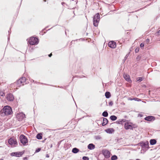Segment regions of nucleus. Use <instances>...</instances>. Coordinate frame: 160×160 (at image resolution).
Segmentation results:
<instances>
[{
	"mask_svg": "<svg viewBox=\"0 0 160 160\" xmlns=\"http://www.w3.org/2000/svg\"><path fill=\"white\" fill-rule=\"evenodd\" d=\"M27 80L25 77H22L17 81V83L18 84H22V85H24L27 83Z\"/></svg>",
	"mask_w": 160,
	"mask_h": 160,
	"instance_id": "nucleus-6",
	"label": "nucleus"
},
{
	"mask_svg": "<svg viewBox=\"0 0 160 160\" xmlns=\"http://www.w3.org/2000/svg\"><path fill=\"white\" fill-rule=\"evenodd\" d=\"M144 46V43H141L140 45V47L141 48H143Z\"/></svg>",
	"mask_w": 160,
	"mask_h": 160,
	"instance_id": "nucleus-31",
	"label": "nucleus"
},
{
	"mask_svg": "<svg viewBox=\"0 0 160 160\" xmlns=\"http://www.w3.org/2000/svg\"><path fill=\"white\" fill-rule=\"evenodd\" d=\"M128 57V56L127 55L126 56V57H125V58H127V57Z\"/></svg>",
	"mask_w": 160,
	"mask_h": 160,
	"instance_id": "nucleus-41",
	"label": "nucleus"
},
{
	"mask_svg": "<svg viewBox=\"0 0 160 160\" xmlns=\"http://www.w3.org/2000/svg\"><path fill=\"white\" fill-rule=\"evenodd\" d=\"M8 142L10 144L13 146H14L15 145L18 144V142L16 140L12 138L8 139Z\"/></svg>",
	"mask_w": 160,
	"mask_h": 160,
	"instance_id": "nucleus-7",
	"label": "nucleus"
},
{
	"mask_svg": "<svg viewBox=\"0 0 160 160\" xmlns=\"http://www.w3.org/2000/svg\"><path fill=\"white\" fill-rule=\"evenodd\" d=\"M100 16L98 13H96L93 17V22L94 26H98L100 20Z\"/></svg>",
	"mask_w": 160,
	"mask_h": 160,
	"instance_id": "nucleus-2",
	"label": "nucleus"
},
{
	"mask_svg": "<svg viewBox=\"0 0 160 160\" xmlns=\"http://www.w3.org/2000/svg\"><path fill=\"white\" fill-rule=\"evenodd\" d=\"M118 159L117 156L116 155H114L112 156L111 158V160H116Z\"/></svg>",
	"mask_w": 160,
	"mask_h": 160,
	"instance_id": "nucleus-26",
	"label": "nucleus"
},
{
	"mask_svg": "<svg viewBox=\"0 0 160 160\" xmlns=\"http://www.w3.org/2000/svg\"><path fill=\"white\" fill-rule=\"evenodd\" d=\"M25 115L22 112H20L17 114V118L19 121L22 120L25 118Z\"/></svg>",
	"mask_w": 160,
	"mask_h": 160,
	"instance_id": "nucleus-5",
	"label": "nucleus"
},
{
	"mask_svg": "<svg viewBox=\"0 0 160 160\" xmlns=\"http://www.w3.org/2000/svg\"><path fill=\"white\" fill-rule=\"evenodd\" d=\"M125 128L126 129H133V128L132 125L129 124V122H126L124 125Z\"/></svg>",
	"mask_w": 160,
	"mask_h": 160,
	"instance_id": "nucleus-11",
	"label": "nucleus"
},
{
	"mask_svg": "<svg viewBox=\"0 0 160 160\" xmlns=\"http://www.w3.org/2000/svg\"><path fill=\"white\" fill-rule=\"evenodd\" d=\"M149 39H147L146 40V42H149Z\"/></svg>",
	"mask_w": 160,
	"mask_h": 160,
	"instance_id": "nucleus-38",
	"label": "nucleus"
},
{
	"mask_svg": "<svg viewBox=\"0 0 160 160\" xmlns=\"http://www.w3.org/2000/svg\"><path fill=\"white\" fill-rule=\"evenodd\" d=\"M5 95V93L2 91L0 92V96H3Z\"/></svg>",
	"mask_w": 160,
	"mask_h": 160,
	"instance_id": "nucleus-30",
	"label": "nucleus"
},
{
	"mask_svg": "<svg viewBox=\"0 0 160 160\" xmlns=\"http://www.w3.org/2000/svg\"><path fill=\"white\" fill-rule=\"evenodd\" d=\"M106 132L108 133H112L114 131V130L112 128H109L105 130Z\"/></svg>",
	"mask_w": 160,
	"mask_h": 160,
	"instance_id": "nucleus-18",
	"label": "nucleus"
},
{
	"mask_svg": "<svg viewBox=\"0 0 160 160\" xmlns=\"http://www.w3.org/2000/svg\"><path fill=\"white\" fill-rule=\"evenodd\" d=\"M7 100L9 101H12L13 100L14 98L12 94L8 93L7 94L6 97Z\"/></svg>",
	"mask_w": 160,
	"mask_h": 160,
	"instance_id": "nucleus-10",
	"label": "nucleus"
},
{
	"mask_svg": "<svg viewBox=\"0 0 160 160\" xmlns=\"http://www.w3.org/2000/svg\"><path fill=\"white\" fill-rule=\"evenodd\" d=\"M103 153L106 158H108L110 157V153L108 150H103L102 151Z\"/></svg>",
	"mask_w": 160,
	"mask_h": 160,
	"instance_id": "nucleus-9",
	"label": "nucleus"
},
{
	"mask_svg": "<svg viewBox=\"0 0 160 160\" xmlns=\"http://www.w3.org/2000/svg\"><path fill=\"white\" fill-rule=\"evenodd\" d=\"M23 153L21 152H14L11 153V155L12 156H15L17 157H19L22 155Z\"/></svg>",
	"mask_w": 160,
	"mask_h": 160,
	"instance_id": "nucleus-15",
	"label": "nucleus"
},
{
	"mask_svg": "<svg viewBox=\"0 0 160 160\" xmlns=\"http://www.w3.org/2000/svg\"><path fill=\"white\" fill-rule=\"evenodd\" d=\"M136 160H140L139 159H137Z\"/></svg>",
	"mask_w": 160,
	"mask_h": 160,
	"instance_id": "nucleus-42",
	"label": "nucleus"
},
{
	"mask_svg": "<svg viewBox=\"0 0 160 160\" xmlns=\"http://www.w3.org/2000/svg\"><path fill=\"white\" fill-rule=\"evenodd\" d=\"M109 105L111 106H112V105L113 104V103L112 102V101H111L110 102H109Z\"/></svg>",
	"mask_w": 160,
	"mask_h": 160,
	"instance_id": "nucleus-34",
	"label": "nucleus"
},
{
	"mask_svg": "<svg viewBox=\"0 0 160 160\" xmlns=\"http://www.w3.org/2000/svg\"><path fill=\"white\" fill-rule=\"evenodd\" d=\"M41 150V149L40 148H38L37 149H36L35 152H39Z\"/></svg>",
	"mask_w": 160,
	"mask_h": 160,
	"instance_id": "nucleus-33",
	"label": "nucleus"
},
{
	"mask_svg": "<svg viewBox=\"0 0 160 160\" xmlns=\"http://www.w3.org/2000/svg\"><path fill=\"white\" fill-rule=\"evenodd\" d=\"M139 51V48H136L135 50V52L136 53L138 52Z\"/></svg>",
	"mask_w": 160,
	"mask_h": 160,
	"instance_id": "nucleus-32",
	"label": "nucleus"
},
{
	"mask_svg": "<svg viewBox=\"0 0 160 160\" xmlns=\"http://www.w3.org/2000/svg\"><path fill=\"white\" fill-rule=\"evenodd\" d=\"M108 46L112 48H115L116 46V42L113 41H110L108 43Z\"/></svg>",
	"mask_w": 160,
	"mask_h": 160,
	"instance_id": "nucleus-13",
	"label": "nucleus"
},
{
	"mask_svg": "<svg viewBox=\"0 0 160 160\" xmlns=\"http://www.w3.org/2000/svg\"><path fill=\"white\" fill-rule=\"evenodd\" d=\"M143 116V115L142 114H139L138 115V116H139L140 117H142Z\"/></svg>",
	"mask_w": 160,
	"mask_h": 160,
	"instance_id": "nucleus-37",
	"label": "nucleus"
},
{
	"mask_svg": "<svg viewBox=\"0 0 160 160\" xmlns=\"http://www.w3.org/2000/svg\"><path fill=\"white\" fill-rule=\"evenodd\" d=\"M38 39L36 38L32 37L28 40V42L31 45L37 44L38 43Z\"/></svg>",
	"mask_w": 160,
	"mask_h": 160,
	"instance_id": "nucleus-3",
	"label": "nucleus"
},
{
	"mask_svg": "<svg viewBox=\"0 0 160 160\" xmlns=\"http://www.w3.org/2000/svg\"><path fill=\"white\" fill-rule=\"evenodd\" d=\"M136 99H138L137 98H128V100H136Z\"/></svg>",
	"mask_w": 160,
	"mask_h": 160,
	"instance_id": "nucleus-29",
	"label": "nucleus"
},
{
	"mask_svg": "<svg viewBox=\"0 0 160 160\" xmlns=\"http://www.w3.org/2000/svg\"><path fill=\"white\" fill-rule=\"evenodd\" d=\"M52 54L51 53H50V54H49L48 55V56L50 57H51V56H52Z\"/></svg>",
	"mask_w": 160,
	"mask_h": 160,
	"instance_id": "nucleus-39",
	"label": "nucleus"
},
{
	"mask_svg": "<svg viewBox=\"0 0 160 160\" xmlns=\"http://www.w3.org/2000/svg\"><path fill=\"white\" fill-rule=\"evenodd\" d=\"M122 122H124L123 121V120H122H122H119L117 122V123L119 124H122Z\"/></svg>",
	"mask_w": 160,
	"mask_h": 160,
	"instance_id": "nucleus-27",
	"label": "nucleus"
},
{
	"mask_svg": "<svg viewBox=\"0 0 160 160\" xmlns=\"http://www.w3.org/2000/svg\"><path fill=\"white\" fill-rule=\"evenodd\" d=\"M110 119L112 121H115L117 119V117L115 115H112L110 117Z\"/></svg>",
	"mask_w": 160,
	"mask_h": 160,
	"instance_id": "nucleus-23",
	"label": "nucleus"
},
{
	"mask_svg": "<svg viewBox=\"0 0 160 160\" xmlns=\"http://www.w3.org/2000/svg\"><path fill=\"white\" fill-rule=\"evenodd\" d=\"M144 78V77H140L137 78V81L138 82H140L142 81Z\"/></svg>",
	"mask_w": 160,
	"mask_h": 160,
	"instance_id": "nucleus-22",
	"label": "nucleus"
},
{
	"mask_svg": "<svg viewBox=\"0 0 160 160\" xmlns=\"http://www.w3.org/2000/svg\"><path fill=\"white\" fill-rule=\"evenodd\" d=\"M140 57L139 56H138L137 57V60H139L140 59Z\"/></svg>",
	"mask_w": 160,
	"mask_h": 160,
	"instance_id": "nucleus-35",
	"label": "nucleus"
},
{
	"mask_svg": "<svg viewBox=\"0 0 160 160\" xmlns=\"http://www.w3.org/2000/svg\"><path fill=\"white\" fill-rule=\"evenodd\" d=\"M82 159L83 160H89V158L86 156H84L82 157Z\"/></svg>",
	"mask_w": 160,
	"mask_h": 160,
	"instance_id": "nucleus-28",
	"label": "nucleus"
},
{
	"mask_svg": "<svg viewBox=\"0 0 160 160\" xmlns=\"http://www.w3.org/2000/svg\"><path fill=\"white\" fill-rule=\"evenodd\" d=\"M79 151V149L76 148H73L72 150V152L74 153H77Z\"/></svg>",
	"mask_w": 160,
	"mask_h": 160,
	"instance_id": "nucleus-19",
	"label": "nucleus"
},
{
	"mask_svg": "<svg viewBox=\"0 0 160 160\" xmlns=\"http://www.w3.org/2000/svg\"><path fill=\"white\" fill-rule=\"evenodd\" d=\"M0 112L2 116L8 115L12 113V109L9 106H5Z\"/></svg>",
	"mask_w": 160,
	"mask_h": 160,
	"instance_id": "nucleus-1",
	"label": "nucleus"
},
{
	"mask_svg": "<svg viewBox=\"0 0 160 160\" xmlns=\"http://www.w3.org/2000/svg\"><path fill=\"white\" fill-rule=\"evenodd\" d=\"M46 157H47V158H48L49 157V156L47 154L46 156Z\"/></svg>",
	"mask_w": 160,
	"mask_h": 160,
	"instance_id": "nucleus-40",
	"label": "nucleus"
},
{
	"mask_svg": "<svg viewBox=\"0 0 160 160\" xmlns=\"http://www.w3.org/2000/svg\"><path fill=\"white\" fill-rule=\"evenodd\" d=\"M95 148V146L92 143H90L88 146V148L90 150L94 149Z\"/></svg>",
	"mask_w": 160,
	"mask_h": 160,
	"instance_id": "nucleus-16",
	"label": "nucleus"
},
{
	"mask_svg": "<svg viewBox=\"0 0 160 160\" xmlns=\"http://www.w3.org/2000/svg\"><path fill=\"white\" fill-rule=\"evenodd\" d=\"M44 2H45L46 1L45 0H44Z\"/></svg>",
	"mask_w": 160,
	"mask_h": 160,
	"instance_id": "nucleus-43",
	"label": "nucleus"
},
{
	"mask_svg": "<svg viewBox=\"0 0 160 160\" xmlns=\"http://www.w3.org/2000/svg\"><path fill=\"white\" fill-rule=\"evenodd\" d=\"M157 141L155 139H151L150 141V144L151 145H154L156 143Z\"/></svg>",
	"mask_w": 160,
	"mask_h": 160,
	"instance_id": "nucleus-20",
	"label": "nucleus"
},
{
	"mask_svg": "<svg viewBox=\"0 0 160 160\" xmlns=\"http://www.w3.org/2000/svg\"><path fill=\"white\" fill-rule=\"evenodd\" d=\"M156 33L158 34L157 35H159L160 34V30H159Z\"/></svg>",
	"mask_w": 160,
	"mask_h": 160,
	"instance_id": "nucleus-36",
	"label": "nucleus"
},
{
	"mask_svg": "<svg viewBox=\"0 0 160 160\" xmlns=\"http://www.w3.org/2000/svg\"><path fill=\"white\" fill-rule=\"evenodd\" d=\"M19 139L20 141V142L23 145H25L28 142V140L26 137L23 135H21L20 136Z\"/></svg>",
	"mask_w": 160,
	"mask_h": 160,
	"instance_id": "nucleus-4",
	"label": "nucleus"
},
{
	"mask_svg": "<svg viewBox=\"0 0 160 160\" xmlns=\"http://www.w3.org/2000/svg\"><path fill=\"white\" fill-rule=\"evenodd\" d=\"M123 77L125 79L129 82H131L132 81L130 78V76L129 75L126 74H124Z\"/></svg>",
	"mask_w": 160,
	"mask_h": 160,
	"instance_id": "nucleus-14",
	"label": "nucleus"
},
{
	"mask_svg": "<svg viewBox=\"0 0 160 160\" xmlns=\"http://www.w3.org/2000/svg\"><path fill=\"white\" fill-rule=\"evenodd\" d=\"M105 96L106 98H109L111 96L110 93L109 92H107L105 93Z\"/></svg>",
	"mask_w": 160,
	"mask_h": 160,
	"instance_id": "nucleus-21",
	"label": "nucleus"
},
{
	"mask_svg": "<svg viewBox=\"0 0 160 160\" xmlns=\"http://www.w3.org/2000/svg\"><path fill=\"white\" fill-rule=\"evenodd\" d=\"M149 143L147 141L144 142L140 143V145L143 149H147L149 148Z\"/></svg>",
	"mask_w": 160,
	"mask_h": 160,
	"instance_id": "nucleus-8",
	"label": "nucleus"
},
{
	"mask_svg": "<svg viewBox=\"0 0 160 160\" xmlns=\"http://www.w3.org/2000/svg\"><path fill=\"white\" fill-rule=\"evenodd\" d=\"M102 116L105 117H107L108 116V113L107 111H104L102 113Z\"/></svg>",
	"mask_w": 160,
	"mask_h": 160,
	"instance_id": "nucleus-24",
	"label": "nucleus"
},
{
	"mask_svg": "<svg viewBox=\"0 0 160 160\" xmlns=\"http://www.w3.org/2000/svg\"><path fill=\"white\" fill-rule=\"evenodd\" d=\"M102 118L103 122L102 124V126H104L108 123V119L106 118Z\"/></svg>",
	"mask_w": 160,
	"mask_h": 160,
	"instance_id": "nucleus-17",
	"label": "nucleus"
},
{
	"mask_svg": "<svg viewBox=\"0 0 160 160\" xmlns=\"http://www.w3.org/2000/svg\"><path fill=\"white\" fill-rule=\"evenodd\" d=\"M144 119L147 121H152L155 120V118L153 116H149L145 117Z\"/></svg>",
	"mask_w": 160,
	"mask_h": 160,
	"instance_id": "nucleus-12",
	"label": "nucleus"
},
{
	"mask_svg": "<svg viewBox=\"0 0 160 160\" xmlns=\"http://www.w3.org/2000/svg\"><path fill=\"white\" fill-rule=\"evenodd\" d=\"M37 138L38 139H41L42 138V136L40 133L38 134L36 136Z\"/></svg>",
	"mask_w": 160,
	"mask_h": 160,
	"instance_id": "nucleus-25",
	"label": "nucleus"
}]
</instances>
